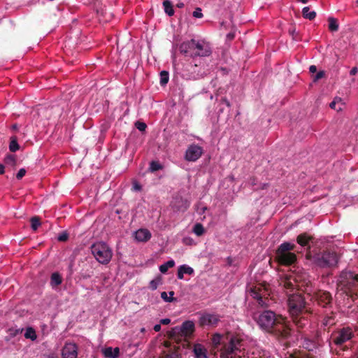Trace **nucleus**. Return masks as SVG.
Masks as SVG:
<instances>
[{
  "label": "nucleus",
  "instance_id": "nucleus-1",
  "mask_svg": "<svg viewBox=\"0 0 358 358\" xmlns=\"http://www.w3.org/2000/svg\"><path fill=\"white\" fill-rule=\"evenodd\" d=\"M254 319L262 330L278 339H285L291 335L292 328L287 319L271 310L255 313Z\"/></svg>",
  "mask_w": 358,
  "mask_h": 358
},
{
  "label": "nucleus",
  "instance_id": "nucleus-2",
  "mask_svg": "<svg viewBox=\"0 0 358 358\" xmlns=\"http://www.w3.org/2000/svg\"><path fill=\"white\" fill-rule=\"evenodd\" d=\"M288 310L292 323L297 330H303L309 324L308 315H312L313 310L306 306L303 296L299 293L287 294Z\"/></svg>",
  "mask_w": 358,
  "mask_h": 358
},
{
  "label": "nucleus",
  "instance_id": "nucleus-3",
  "mask_svg": "<svg viewBox=\"0 0 358 358\" xmlns=\"http://www.w3.org/2000/svg\"><path fill=\"white\" fill-rule=\"evenodd\" d=\"M338 295L343 297V303L344 308L348 309L352 306L354 302L358 298V274L351 271H342L337 281Z\"/></svg>",
  "mask_w": 358,
  "mask_h": 358
},
{
  "label": "nucleus",
  "instance_id": "nucleus-4",
  "mask_svg": "<svg viewBox=\"0 0 358 358\" xmlns=\"http://www.w3.org/2000/svg\"><path fill=\"white\" fill-rule=\"evenodd\" d=\"M355 336V331L350 326H343L336 329L330 335L329 345H334L336 349L341 351H347L352 347V338Z\"/></svg>",
  "mask_w": 358,
  "mask_h": 358
},
{
  "label": "nucleus",
  "instance_id": "nucleus-5",
  "mask_svg": "<svg viewBox=\"0 0 358 358\" xmlns=\"http://www.w3.org/2000/svg\"><path fill=\"white\" fill-rule=\"evenodd\" d=\"M195 329L194 323L187 320L181 326H177L167 331V337L173 343L180 344L183 348H187L190 343L189 339L192 336Z\"/></svg>",
  "mask_w": 358,
  "mask_h": 358
},
{
  "label": "nucleus",
  "instance_id": "nucleus-6",
  "mask_svg": "<svg viewBox=\"0 0 358 358\" xmlns=\"http://www.w3.org/2000/svg\"><path fill=\"white\" fill-rule=\"evenodd\" d=\"M244 350V341L238 335L227 333L220 349V358H241Z\"/></svg>",
  "mask_w": 358,
  "mask_h": 358
},
{
  "label": "nucleus",
  "instance_id": "nucleus-7",
  "mask_svg": "<svg viewBox=\"0 0 358 358\" xmlns=\"http://www.w3.org/2000/svg\"><path fill=\"white\" fill-rule=\"evenodd\" d=\"M296 245L289 242L280 244L276 250L275 259L279 264L282 265H291L296 261V255L291 251Z\"/></svg>",
  "mask_w": 358,
  "mask_h": 358
},
{
  "label": "nucleus",
  "instance_id": "nucleus-8",
  "mask_svg": "<svg viewBox=\"0 0 358 358\" xmlns=\"http://www.w3.org/2000/svg\"><path fill=\"white\" fill-rule=\"evenodd\" d=\"M91 251L94 258L102 264H107L113 257L111 248L104 242H97L91 246Z\"/></svg>",
  "mask_w": 358,
  "mask_h": 358
},
{
  "label": "nucleus",
  "instance_id": "nucleus-9",
  "mask_svg": "<svg viewBox=\"0 0 358 358\" xmlns=\"http://www.w3.org/2000/svg\"><path fill=\"white\" fill-rule=\"evenodd\" d=\"M338 257L335 252L327 250L317 255L315 264L322 268H330L336 266Z\"/></svg>",
  "mask_w": 358,
  "mask_h": 358
},
{
  "label": "nucleus",
  "instance_id": "nucleus-10",
  "mask_svg": "<svg viewBox=\"0 0 358 358\" xmlns=\"http://www.w3.org/2000/svg\"><path fill=\"white\" fill-rule=\"evenodd\" d=\"M311 300L322 308H331L333 306V297L331 294L326 290L319 289L313 293Z\"/></svg>",
  "mask_w": 358,
  "mask_h": 358
},
{
  "label": "nucleus",
  "instance_id": "nucleus-11",
  "mask_svg": "<svg viewBox=\"0 0 358 358\" xmlns=\"http://www.w3.org/2000/svg\"><path fill=\"white\" fill-rule=\"evenodd\" d=\"M250 295L257 300L259 306L267 307L268 306L269 300L268 296L269 292L267 285H258L255 286L250 290Z\"/></svg>",
  "mask_w": 358,
  "mask_h": 358
},
{
  "label": "nucleus",
  "instance_id": "nucleus-12",
  "mask_svg": "<svg viewBox=\"0 0 358 358\" xmlns=\"http://www.w3.org/2000/svg\"><path fill=\"white\" fill-rule=\"evenodd\" d=\"M221 317L217 314L204 313L199 320V324L201 327L215 328L220 322Z\"/></svg>",
  "mask_w": 358,
  "mask_h": 358
},
{
  "label": "nucleus",
  "instance_id": "nucleus-13",
  "mask_svg": "<svg viewBox=\"0 0 358 358\" xmlns=\"http://www.w3.org/2000/svg\"><path fill=\"white\" fill-rule=\"evenodd\" d=\"M203 154V148L196 145L192 144L188 146L185 155V159L188 162H195L201 157Z\"/></svg>",
  "mask_w": 358,
  "mask_h": 358
},
{
  "label": "nucleus",
  "instance_id": "nucleus-14",
  "mask_svg": "<svg viewBox=\"0 0 358 358\" xmlns=\"http://www.w3.org/2000/svg\"><path fill=\"white\" fill-rule=\"evenodd\" d=\"M195 45L196 40L191 39L189 41L182 43L179 46V50L180 53L187 57H195Z\"/></svg>",
  "mask_w": 358,
  "mask_h": 358
},
{
  "label": "nucleus",
  "instance_id": "nucleus-15",
  "mask_svg": "<svg viewBox=\"0 0 358 358\" xmlns=\"http://www.w3.org/2000/svg\"><path fill=\"white\" fill-rule=\"evenodd\" d=\"M62 355L63 358H77L78 346L73 343H66L62 348Z\"/></svg>",
  "mask_w": 358,
  "mask_h": 358
},
{
  "label": "nucleus",
  "instance_id": "nucleus-16",
  "mask_svg": "<svg viewBox=\"0 0 358 358\" xmlns=\"http://www.w3.org/2000/svg\"><path fill=\"white\" fill-rule=\"evenodd\" d=\"M177 345L172 347L171 341L164 342V347L167 348V351H164V358H180L178 350L182 345L180 344Z\"/></svg>",
  "mask_w": 358,
  "mask_h": 358
},
{
  "label": "nucleus",
  "instance_id": "nucleus-17",
  "mask_svg": "<svg viewBox=\"0 0 358 358\" xmlns=\"http://www.w3.org/2000/svg\"><path fill=\"white\" fill-rule=\"evenodd\" d=\"M194 55L196 57H207L211 54V50L209 45L204 41H196Z\"/></svg>",
  "mask_w": 358,
  "mask_h": 358
},
{
  "label": "nucleus",
  "instance_id": "nucleus-18",
  "mask_svg": "<svg viewBox=\"0 0 358 358\" xmlns=\"http://www.w3.org/2000/svg\"><path fill=\"white\" fill-rule=\"evenodd\" d=\"M247 358H275L271 353L266 350L255 348Z\"/></svg>",
  "mask_w": 358,
  "mask_h": 358
},
{
  "label": "nucleus",
  "instance_id": "nucleus-19",
  "mask_svg": "<svg viewBox=\"0 0 358 358\" xmlns=\"http://www.w3.org/2000/svg\"><path fill=\"white\" fill-rule=\"evenodd\" d=\"M151 238V233L146 229H140L135 233V238L139 242H146Z\"/></svg>",
  "mask_w": 358,
  "mask_h": 358
},
{
  "label": "nucleus",
  "instance_id": "nucleus-20",
  "mask_svg": "<svg viewBox=\"0 0 358 358\" xmlns=\"http://www.w3.org/2000/svg\"><path fill=\"white\" fill-rule=\"evenodd\" d=\"M336 322V314L331 311L330 313L324 315L322 320V325L324 327L329 328L330 327L334 325Z\"/></svg>",
  "mask_w": 358,
  "mask_h": 358
},
{
  "label": "nucleus",
  "instance_id": "nucleus-21",
  "mask_svg": "<svg viewBox=\"0 0 358 358\" xmlns=\"http://www.w3.org/2000/svg\"><path fill=\"white\" fill-rule=\"evenodd\" d=\"M193 351L195 358H208V351L206 348L201 344H196Z\"/></svg>",
  "mask_w": 358,
  "mask_h": 358
},
{
  "label": "nucleus",
  "instance_id": "nucleus-22",
  "mask_svg": "<svg viewBox=\"0 0 358 358\" xmlns=\"http://www.w3.org/2000/svg\"><path fill=\"white\" fill-rule=\"evenodd\" d=\"M185 273L192 275L194 273V269L187 265H185V264L182 265L178 269V273H177L178 278L180 280L183 279Z\"/></svg>",
  "mask_w": 358,
  "mask_h": 358
},
{
  "label": "nucleus",
  "instance_id": "nucleus-23",
  "mask_svg": "<svg viewBox=\"0 0 358 358\" xmlns=\"http://www.w3.org/2000/svg\"><path fill=\"white\" fill-rule=\"evenodd\" d=\"M313 237L309 236L307 233H302L296 238V242L301 246H308L309 242L312 241Z\"/></svg>",
  "mask_w": 358,
  "mask_h": 358
},
{
  "label": "nucleus",
  "instance_id": "nucleus-24",
  "mask_svg": "<svg viewBox=\"0 0 358 358\" xmlns=\"http://www.w3.org/2000/svg\"><path fill=\"white\" fill-rule=\"evenodd\" d=\"M62 282V277L58 272H54L52 273L50 276V286L52 288H55Z\"/></svg>",
  "mask_w": 358,
  "mask_h": 358
},
{
  "label": "nucleus",
  "instance_id": "nucleus-25",
  "mask_svg": "<svg viewBox=\"0 0 358 358\" xmlns=\"http://www.w3.org/2000/svg\"><path fill=\"white\" fill-rule=\"evenodd\" d=\"M227 338L226 335H220L219 334H215L212 338V343L214 348H217L219 345L222 346Z\"/></svg>",
  "mask_w": 358,
  "mask_h": 358
},
{
  "label": "nucleus",
  "instance_id": "nucleus-26",
  "mask_svg": "<svg viewBox=\"0 0 358 358\" xmlns=\"http://www.w3.org/2000/svg\"><path fill=\"white\" fill-rule=\"evenodd\" d=\"M105 356L108 358H117L120 354L118 348L113 349L112 348H107L104 351Z\"/></svg>",
  "mask_w": 358,
  "mask_h": 358
},
{
  "label": "nucleus",
  "instance_id": "nucleus-27",
  "mask_svg": "<svg viewBox=\"0 0 358 358\" xmlns=\"http://www.w3.org/2000/svg\"><path fill=\"white\" fill-rule=\"evenodd\" d=\"M163 6H164V12L169 16H172L174 15L173 6L169 0H164L163 1Z\"/></svg>",
  "mask_w": 358,
  "mask_h": 358
},
{
  "label": "nucleus",
  "instance_id": "nucleus-28",
  "mask_svg": "<svg viewBox=\"0 0 358 358\" xmlns=\"http://www.w3.org/2000/svg\"><path fill=\"white\" fill-rule=\"evenodd\" d=\"M302 15L304 18L313 20L316 17V12L310 11V8L306 6L302 9Z\"/></svg>",
  "mask_w": 358,
  "mask_h": 358
},
{
  "label": "nucleus",
  "instance_id": "nucleus-29",
  "mask_svg": "<svg viewBox=\"0 0 358 358\" xmlns=\"http://www.w3.org/2000/svg\"><path fill=\"white\" fill-rule=\"evenodd\" d=\"M20 149V145L17 143V138L15 136H12L10 138L9 150L12 152H15Z\"/></svg>",
  "mask_w": 358,
  "mask_h": 358
},
{
  "label": "nucleus",
  "instance_id": "nucleus-30",
  "mask_svg": "<svg viewBox=\"0 0 358 358\" xmlns=\"http://www.w3.org/2000/svg\"><path fill=\"white\" fill-rule=\"evenodd\" d=\"M169 295L167 294V293L166 292H162L161 293L162 299L164 301L169 302V303L177 301V299L173 297V295H174V292L173 291H170L169 292Z\"/></svg>",
  "mask_w": 358,
  "mask_h": 358
},
{
  "label": "nucleus",
  "instance_id": "nucleus-31",
  "mask_svg": "<svg viewBox=\"0 0 358 358\" xmlns=\"http://www.w3.org/2000/svg\"><path fill=\"white\" fill-rule=\"evenodd\" d=\"M23 329L10 328L8 330V336L6 337V341H9L12 338L15 337L17 335L21 334Z\"/></svg>",
  "mask_w": 358,
  "mask_h": 358
},
{
  "label": "nucleus",
  "instance_id": "nucleus-32",
  "mask_svg": "<svg viewBox=\"0 0 358 358\" xmlns=\"http://www.w3.org/2000/svg\"><path fill=\"white\" fill-rule=\"evenodd\" d=\"M174 265L175 262L173 260H169L159 266V271L161 273H165L169 268L173 267Z\"/></svg>",
  "mask_w": 358,
  "mask_h": 358
},
{
  "label": "nucleus",
  "instance_id": "nucleus-33",
  "mask_svg": "<svg viewBox=\"0 0 358 358\" xmlns=\"http://www.w3.org/2000/svg\"><path fill=\"white\" fill-rule=\"evenodd\" d=\"M24 337L26 338H29L31 341H35L37 338L35 330L32 327H28L26 329Z\"/></svg>",
  "mask_w": 358,
  "mask_h": 358
},
{
  "label": "nucleus",
  "instance_id": "nucleus-34",
  "mask_svg": "<svg viewBox=\"0 0 358 358\" xmlns=\"http://www.w3.org/2000/svg\"><path fill=\"white\" fill-rule=\"evenodd\" d=\"M162 277L158 275L157 278L150 282L149 287L152 290H155L158 286L162 283Z\"/></svg>",
  "mask_w": 358,
  "mask_h": 358
},
{
  "label": "nucleus",
  "instance_id": "nucleus-35",
  "mask_svg": "<svg viewBox=\"0 0 358 358\" xmlns=\"http://www.w3.org/2000/svg\"><path fill=\"white\" fill-rule=\"evenodd\" d=\"M329 29L331 31H337L338 30V24L336 19L334 17L329 18Z\"/></svg>",
  "mask_w": 358,
  "mask_h": 358
},
{
  "label": "nucleus",
  "instance_id": "nucleus-36",
  "mask_svg": "<svg viewBox=\"0 0 358 358\" xmlns=\"http://www.w3.org/2000/svg\"><path fill=\"white\" fill-rule=\"evenodd\" d=\"M169 80V73L166 71H162L160 73V84L161 85H165L168 83Z\"/></svg>",
  "mask_w": 358,
  "mask_h": 358
},
{
  "label": "nucleus",
  "instance_id": "nucleus-37",
  "mask_svg": "<svg viewBox=\"0 0 358 358\" xmlns=\"http://www.w3.org/2000/svg\"><path fill=\"white\" fill-rule=\"evenodd\" d=\"M193 231L194 234L199 236H201L204 233V228L203 225L200 223H197L194 225Z\"/></svg>",
  "mask_w": 358,
  "mask_h": 358
},
{
  "label": "nucleus",
  "instance_id": "nucleus-38",
  "mask_svg": "<svg viewBox=\"0 0 358 358\" xmlns=\"http://www.w3.org/2000/svg\"><path fill=\"white\" fill-rule=\"evenodd\" d=\"M287 358H313L306 353H302L300 352H294L292 354H290Z\"/></svg>",
  "mask_w": 358,
  "mask_h": 358
},
{
  "label": "nucleus",
  "instance_id": "nucleus-39",
  "mask_svg": "<svg viewBox=\"0 0 358 358\" xmlns=\"http://www.w3.org/2000/svg\"><path fill=\"white\" fill-rule=\"evenodd\" d=\"M4 162L8 165L15 166L16 162L15 156L13 155H8L4 159Z\"/></svg>",
  "mask_w": 358,
  "mask_h": 358
},
{
  "label": "nucleus",
  "instance_id": "nucleus-40",
  "mask_svg": "<svg viewBox=\"0 0 358 358\" xmlns=\"http://www.w3.org/2000/svg\"><path fill=\"white\" fill-rule=\"evenodd\" d=\"M31 224L33 230L36 231L41 225L40 219L38 217H33L31 218Z\"/></svg>",
  "mask_w": 358,
  "mask_h": 358
},
{
  "label": "nucleus",
  "instance_id": "nucleus-41",
  "mask_svg": "<svg viewBox=\"0 0 358 358\" xmlns=\"http://www.w3.org/2000/svg\"><path fill=\"white\" fill-rule=\"evenodd\" d=\"M338 103H341V105L343 104V103L342 102V100L341 98H336L334 99V100L330 103L329 106L332 109H334V110H336L338 111L341 110L342 108L341 106H339L338 108H336V104Z\"/></svg>",
  "mask_w": 358,
  "mask_h": 358
},
{
  "label": "nucleus",
  "instance_id": "nucleus-42",
  "mask_svg": "<svg viewBox=\"0 0 358 358\" xmlns=\"http://www.w3.org/2000/svg\"><path fill=\"white\" fill-rule=\"evenodd\" d=\"M315 342L318 345H321L324 343V340L322 337V332L317 331L315 336Z\"/></svg>",
  "mask_w": 358,
  "mask_h": 358
},
{
  "label": "nucleus",
  "instance_id": "nucleus-43",
  "mask_svg": "<svg viewBox=\"0 0 358 358\" xmlns=\"http://www.w3.org/2000/svg\"><path fill=\"white\" fill-rule=\"evenodd\" d=\"M151 171H157L162 169V166L157 162H151L150 165Z\"/></svg>",
  "mask_w": 358,
  "mask_h": 358
},
{
  "label": "nucleus",
  "instance_id": "nucleus-44",
  "mask_svg": "<svg viewBox=\"0 0 358 358\" xmlns=\"http://www.w3.org/2000/svg\"><path fill=\"white\" fill-rule=\"evenodd\" d=\"M136 127L141 131H144L147 128V125L145 122L137 121L135 123Z\"/></svg>",
  "mask_w": 358,
  "mask_h": 358
},
{
  "label": "nucleus",
  "instance_id": "nucleus-45",
  "mask_svg": "<svg viewBox=\"0 0 358 358\" xmlns=\"http://www.w3.org/2000/svg\"><path fill=\"white\" fill-rule=\"evenodd\" d=\"M68 238H69V235L66 232H63V233L60 234L57 237V240L61 242L66 241L68 240Z\"/></svg>",
  "mask_w": 358,
  "mask_h": 358
},
{
  "label": "nucleus",
  "instance_id": "nucleus-46",
  "mask_svg": "<svg viewBox=\"0 0 358 358\" xmlns=\"http://www.w3.org/2000/svg\"><path fill=\"white\" fill-rule=\"evenodd\" d=\"M201 11L202 10L200 8H196L193 12L192 15L196 18H201L203 17V13Z\"/></svg>",
  "mask_w": 358,
  "mask_h": 358
},
{
  "label": "nucleus",
  "instance_id": "nucleus-47",
  "mask_svg": "<svg viewBox=\"0 0 358 358\" xmlns=\"http://www.w3.org/2000/svg\"><path fill=\"white\" fill-rule=\"evenodd\" d=\"M325 75V73L324 71H320L316 73V75L313 77V81L316 82L319 80L320 79L322 78Z\"/></svg>",
  "mask_w": 358,
  "mask_h": 358
},
{
  "label": "nucleus",
  "instance_id": "nucleus-48",
  "mask_svg": "<svg viewBox=\"0 0 358 358\" xmlns=\"http://www.w3.org/2000/svg\"><path fill=\"white\" fill-rule=\"evenodd\" d=\"M25 174L26 170L24 169H20L16 175V178L17 180H20L25 176Z\"/></svg>",
  "mask_w": 358,
  "mask_h": 358
},
{
  "label": "nucleus",
  "instance_id": "nucleus-49",
  "mask_svg": "<svg viewBox=\"0 0 358 358\" xmlns=\"http://www.w3.org/2000/svg\"><path fill=\"white\" fill-rule=\"evenodd\" d=\"M283 286L285 289H294V285L293 283L289 280H285L284 282Z\"/></svg>",
  "mask_w": 358,
  "mask_h": 358
},
{
  "label": "nucleus",
  "instance_id": "nucleus-50",
  "mask_svg": "<svg viewBox=\"0 0 358 358\" xmlns=\"http://www.w3.org/2000/svg\"><path fill=\"white\" fill-rule=\"evenodd\" d=\"M132 189L135 191H141V185L136 181H134L133 182V187Z\"/></svg>",
  "mask_w": 358,
  "mask_h": 358
},
{
  "label": "nucleus",
  "instance_id": "nucleus-51",
  "mask_svg": "<svg viewBox=\"0 0 358 358\" xmlns=\"http://www.w3.org/2000/svg\"><path fill=\"white\" fill-rule=\"evenodd\" d=\"M220 102L222 104H225L227 107L231 106V103L229 101L226 97H222L220 99Z\"/></svg>",
  "mask_w": 358,
  "mask_h": 358
},
{
  "label": "nucleus",
  "instance_id": "nucleus-52",
  "mask_svg": "<svg viewBox=\"0 0 358 358\" xmlns=\"http://www.w3.org/2000/svg\"><path fill=\"white\" fill-rule=\"evenodd\" d=\"M170 322H171V320L169 318H164L160 320V324H164V325L169 324H170Z\"/></svg>",
  "mask_w": 358,
  "mask_h": 358
},
{
  "label": "nucleus",
  "instance_id": "nucleus-53",
  "mask_svg": "<svg viewBox=\"0 0 358 358\" xmlns=\"http://www.w3.org/2000/svg\"><path fill=\"white\" fill-rule=\"evenodd\" d=\"M235 37V34L234 32H229L227 35V39L229 41H232Z\"/></svg>",
  "mask_w": 358,
  "mask_h": 358
},
{
  "label": "nucleus",
  "instance_id": "nucleus-54",
  "mask_svg": "<svg viewBox=\"0 0 358 358\" xmlns=\"http://www.w3.org/2000/svg\"><path fill=\"white\" fill-rule=\"evenodd\" d=\"M357 71H358V69H357V67H353V68L350 70V74L351 76H355V75H356V74H357Z\"/></svg>",
  "mask_w": 358,
  "mask_h": 358
},
{
  "label": "nucleus",
  "instance_id": "nucleus-55",
  "mask_svg": "<svg viewBox=\"0 0 358 358\" xmlns=\"http://www.w3.org/2000/svg\"><path fill=\"white\" fill-rule=\"evenodd\" d=\"M309 71L310 73H316L317 72V67L315 65H311L309 68Z\"/></svg>",
  "mask_w": 358,
  "mask_h": 358
},
{
  "label": "nucleus",
  "instance_id": "nucleus-56",
  "mask_svg": "<svg viewBox=\"0 0 358 358\" xmlns=\"http://www.w3.org/2000/svg\"><path fill=\"white\" fill-rule=\"evenodd\" d=\"M155 331L158 332L161 330V324H155L153 327Z\"/></svg>",
  "mask_w": 358,
  "mask_h": 358
},
{
  "label": "nucleus",
  "instance_id": "nucleus-57",
  "mask_svg": "<svg viewBox=\"0 0 358 358\" xmlns=\"http://www.w3.org/2000/svg\"><path fill=\"white\" fill-rule=\"evenodd\" d=\"M4 166L0 164V175L4 173Z\"/></svg>",
  "mask_w": 358,
  "mask_h": 358
},
{
  "label": "nucleus",
  "instance_id": "nucleus-58",
  "mask_svg": "<svg viewBox=\"0 0 358 358\" xmlns=\"http://www.w3.org/2000/svg\"><path fill=\"white\" fill-rule=\"evenodd\" d=\"M41 358H54V357L50 355H43Z\"/></svg>",
  "mask_w": 358,
  "mask_h": 358
},
{
  "label": "nucleus",
  "instance_id": "nucleus-59",
  "mask_svg": "<svg viewBox=\"0 0 358 358\" xmlns=\"http://www.w3.org/2000/svg\"><path fill=\"white\" fill-rule=\"evenodd\" d=\"M12 129L14 130V131H17L18 129V126L17 124H15L12 126Z\"/></svg>",
  "mask_w": 358,
  "mask_h": 358
},
{
  "label": "nucleus",
  "instance_id": "nucleus-60",
  "mask_svg": "<svg viewBox=\"0 0 358 358\" xmlns=\"http://www.w3.org/2000/svg\"><path fill=\"white\" fill-rule=\"evenodd\" d=\"M176 6L178 7V8H182L184 6V3H178L176 5Z\"/></svg>",
  "mask_w": 358,
  "mask_h": 358
},
{
  "label": "nucleus",
  "instance_id": "nucleus-61",
  "mask_svg": "<svg viewBox=\"0 0 358 358\" xmlns=\"http://www.w3.org/2000/svg\"><path fill=\"white\" fill-rule=\"evenodd\" d=\"M294 32H295V29H294L293 30H291V29L289 30V33H290L292 35H293Z\"/></svg>",
  "mask_w": 358,
  "mask_h": 358
},
{
  "label": "nucleus",
  "instance_id": "nucleus-62",
  "mask_svg": "<svg viewBox=\"0 0 358 358\" xmlns=\"http://www.w3.org/2000/svg\"><path fill=\"white\" fill-rule=\"evenodd\" d=\"M206 209H207V208H206V207H203V208H202V211H203V212H205V210H206Z\"/></svg>",
  "mask_w": 358,
  "mask_h": 358
},
{
  "label": "nucleus",
  "instance_id": "nucleus-63",
  "mask_svg": "<svg viewBox=\"0 0 358 358\" xmlns=\"http://www.w3.org/2000/svg\"><path fill=\"white\" fill-rule=\"evenodd\" d=\"M336 350H338V351H337V353H339V351H340V350H339L338 349H336Z\"/></svg>",
  "mask_w": 358,
  "mask_h": 358
},
{
  "label": "nucleus",
  "instance_id": "nucleus-64",
  "mask_svg": "<svg viewBox=\"0 0 358 358\" xmlns=\"http://www.w3.org/2000/svg\"><path fill=\"white\" fill-rule=\"evenodd\" d=\"M357 3L358 4V0H357Z\"/></svg>",
  "mask_w": 358,
  "mask_h": 358
}]
</instances>
